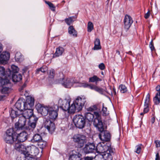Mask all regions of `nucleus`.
I'll use <instances>...</instances> for the list:
<instances>
[{"mask_svg":"<svg viewBox=\"0 0 160 160\" xmlns=\"http://www.w3.org/2000/svg\"><path fill=\"white\" fill-rule=\"evenodd\" d=\"M96 118L94 122V126L97 127L100 132L99 134V137L100 140L104 141H109L111 139L110 133L107 131L104 130L102 121H100V115L99 113L95 112Z\"/></svg>","mask_w":160,"mask_h":160,"instance_id":"obj_1","label":"nucleus"},{"mask_svg":"<svg viewBox=\"0 0 160 160\" xmlns=\"http://www.w3.org/2000/svg\"><path fill=\"white\" fill-rule=\"evenodd\" d=\"M73 140L75 145L78 148H82L86 142V137L82 134H76L74 135Z\"/></svg>","mask_w":160,"mask_h":160,"instance_id":"obj_2","label":"nucleus"},{"mask_svg":"<svg viewBox=\"0 0 160 160\" xmlns=\"http://www.w3.org/2000/svg\"><path fill=\"white\" fill-rule=\"evenodd\" d=\"M7 75L5 74V69L4 67L0 66V83L2 85L5 84V82L6 83L9 82V79L11 78L10 75L11 74V72L8 69L6 71Z\"/></svg>","mask_w":160,"mask_h":160,"instance_id":"obj_3","label":"nucleus"},{"mask_svg":"<svg viewBox=\"0 0 160 160\" xmlns=\"http://www.w3.org/2000/svg\"><path fill=\"white\" fill-rule=\"evenodd\" d=\"M16 134L12 129L10 128L8 130L4 135L3 139L5 142L8 144H12L16 142Z\"/></svg>","mask_w":160,"mask_h":160,"instance_id":"obj_4","label":"nucleus"},{"mask_svg":"<svg viewBox=\"0 0 160 160\" xmlns=\"http://www.w3.org/2000/svg\"><path fill=\"white\" fill-rule=\"evenodd\" d=\"M60 75L61 78L58 79V82L65 88H70L73 84L78 82L76 80L72 78H64L63 75L62 73H60Z\"/></svg>","mask_w":160,"mask_h":160,"instance_id":"obj_5","label":"nucleus"},{"mask_svg":"<svg viewBox=\"0 0 160 160\" xmlns=\"http://www.w3.org/2000/svg\"><path fill=\"white\" fill-rule=\"evenodd\" d=\"M96 149L97 152L103 154L107 151L111 153L113 152L112 149L109 143L105 144L104 143H99L97 145Z\"/></svg>","mask_w":160,"mask_h":160,"instance_id":"obj_6","label":"nucleus"},{"mask_svg":"<svg viewBox=\"0 0 160 160\" xmlns=\"http://www.w3.org/2000/svg\"><path fill=\"white\" fill-rule=\"evenodd\" d=\"M26 119L25 118L20 115L19 117L18 122L15 124V128L16 130H23L28 128L26 126Z\"/></svg>","mask_w":160,"mask_h":160,"instance_id":"obj_7","label":"nucleus"},{"mask_svg":"<svg viewBox=\"0 0 160 160\" xmlns=\"http://www.w3.org/2000/svg\"><path fill=\"white\" fill-rule=\"evenodd\" d=\"M83 117L81 115L75 116L73 119V122L75 126L79 128H83L86 122Z\"/></svg>","mask_w":160,"mask_h":160,"instance_id":"obj_8","label":"nucleus"},{"mask_svg":"<svg viewBox=\"0 0 160 160\" xmlns=\"http://www.w3.org/2000/svg\"><path fill=\"white\" fill-rule=\"evenodd\" d=\"M26 149V154L25 156V158L28 157L29 155L36 156L39 153L38 148L33 145L27 146Z\"/></svg>","mask_w":160,"mask_h":160,"instance_id":"obj_9","label":"nucleus"},{"mask_svg":"<svg viewBox=\"0 0 160 160\" xmlns=\"http://www.w3.org/2000/svg\"><path fill=\"white\" fill-rule=\"evenodd\" d=\"M58 106L57 105L51 106L48 112L49 118L52 119H55L58 117Z\"/></svg>","mask_w":160,"mask_h":160,"instance_id":"obj_10","label":"nucleus"},{"mask_svg":"<svg viewBox=\"0 0 160 160\" xmlns=\"http://www.w3.org/2000/svg\"><path fill=\"white\" fill-rule=\"evenodd\" d=\"M51 106H44L40 103H38L37 105L36 108L39 113L43 116H46L48 114L49 108Z\"/></svg>","mask_w":160,"mask_h":160,"instance_id":"obj_11","label":"nucleus"},{"mask_svg":"<svg viewBox=\"0 0 160 160\" xmlns=\"http://www.w3.org/2000/svg\"><path fill=\"white\" fill-rule=\"evenodd\" d=\"M86 102V100L85 97H78L76 98L74 102L77 107V112L82 110Z\"/></svg>","mask_w":160,"mask_h":160,"instance_id":"obj_12","label":"nucleus"},{"mask_svg":"<svg viewBox=\"0 0 160 160\" xmlns=\"http://www.w3.org/2000/svg\"><path fill=\"white\" fill-rule=\"evenodd\" d=\"M95 112L98 113L100 115V121H102L101 120V115L100 112H94V114H92L90 112H87L84 114V118L86 122L88 123L92 122L93 121V122L96 118V116L95 115Z\"/></svg>","mask_w":160,"mask_h":160,"instance_id":"obj_13","label":"nucleus"},{"mask_svg":"<svg viewBox=\"0 0 160 160\" xmlns=\"http://www.w3.org/2000/svg\"><path fill=\"white\" fill-rule=\"evenodd\" d=\"M14 147L15 150L23 154L25 157L27 150V147L21 144V142H17V141L14 143Z\"/></svg>","mask_w":160,"mask_h":160,"instance_id":"obj_14","label":"nucleus"},{"mask_svg":"<svg viewBox=\"0 0 160 160\" xmlns=\"http://www.w3.org/2000/svg\"><path fill=\"white\" fill-rule=\"evenodd\" d=\"M58 105L60 108L63 111H67L68 108V106L70 103V101L69 100L66 99L63 100L60 98L58 102Z\"/></svg>","mask_w":160,"mask_h":160,"instance_id":"obj_15","label":"nucleus"},{"mask_svg":"<svg viewBox=\"0 0 160 160\" xmlns=\"http://www.w3.org/2000/svg\"><path fill=\"white\" fill-rule=\"evenodd\" d=\"M44 127L51 133L54 131L55 129L54 123L49 120H46L45 121Z\"/></svg>","mask_w":160,"mask_h":160,"instance_id":"obj_16","label":"nucleus"},{"mask_svg":"<svg viewBox=\"0 0 160 160\" xmlns=\"http://www.w3.org/2000/svg\"><path fill=\"white\" fill-rule=\"evenodd\" d=\"M33 110L31 108H28L27 106L26 109L23 111L22 113H21V115L25 118H29L33 115Z\"/></svg>","mask_w":160,"mask_h":160,"instance_id":"obj_17","label":"nucleus"},{"mask_svg":"<svg viewBox=\"0 0 160 160\" xmlns=\"http://www.w3.org/2000/svg\"><path fill=\"white\" fill-rule=\"evenodd\" d=\"M10 54L8 52H3L0 55V63L5 64L9 59Z\"/></svg>","mask_w":160,"mask_h":160,"instance_id":"obj_18","label":"nucleus"},{"mask_svg":"<svg viewBox=\"0 0 160 160\" xmlns=\"http://www.w3.org/2000/svg\"><path fill=\"white\" fill-rule=\"evenodd\" d=\"M95 146L93 143H88L85 145L83 150L86 153H92L95 150Z\"/></svg>","mask_w":160,"mask_h":160,"instance_id":"obj_19","label":"nucleus"},{"mask_svg":"<svg viewBox=\"0 0 160 160\" xmlns=\"http://www.w3.org/2000/svg\"><path fill=\"white\" fill-rule=\"evenodd\" d=\"M133 22L132 19L130 16L128 15L125 16L124 19V27L126 30L129 28Z\"/></svg>","mask_w":160,"mask_h":160,"instance_id":"obj_20","label":"nucleus"},{"mask_svg":"<svg viewBox=\"0 0 160 160\" xmlns=\"http://www.w3.org/2000/svg\"><path fill=\"white\" fill-rule=\"evenodd\" d=\"M28 134L25 132H22L16 135V140L19 142H23L25 141L28 138Z\"/></svg>","mask_w":160,"mask_h":160,"instance_id":"obj_21","label":"nucleus"},{"mask_svg":"<svg viewBox=\"0 0 160 160\" xmlns=\"http://www.w3.org/2000/svg\"><path fill=\"white\" fill-rule=\"evenodd\" d=\"M5 84L2 85L1 83V84L2 86V88L1 89V92L2 94H8L11 91V88L8 86H10L11 84L10 83V81L8 83H6L5 82Z\"/></svg>","mask_w":160,"mask_h":160,"instance_id":"obj_22","label":"nucleus"},{"mask_svg":"<svg viewBox=\"0 0 160 160\" xmlns=\"http://www.w3.org/2000/svg\"><path fill=\"white\" fill-rule=\"evenodd\" d=\"M38 119V118L35 116L30 118L28 123V125L30 127L29 129H34L35 128Z\"/></svg>","mask_w":160,"mask_h":160,"instance_id":"obj_23","label":"nucleus"},{"mask_svg":"<svg viewBox=\"0 0 160 160\" xmlns=\"http://www.w3.org/2000/svg\"><path fill=\"white\" fill-rule=\"evenodd\" d=\"M27 103L25 102L18 101L16 103L15 106L18 109V111H20L25 109L27 107Z\"/></svg>","mask_w":160,"mask_h":160,"instance_id":"obj_24","label":"nucleus"},{"mask_svg":"<svg viewBox=\"0 0 160 160\" xmlns=\"http://www.w3.org/2000/svg\"><path fill=\"white\" fill-rule=\"evenodd\" d=\"M156 90L158 92L153 98V101L156 104H158L160 103V85L156 87Z\"/></svg>","mask_w":160,"mask_h":160,"instance_id":"obj_25","label":"nucleus"},{"mask_svg":"<svg viewBox=\"0 0 160 160\" xmlns=\"http://www.w3.org/2000/svg\"><path fill=\"white\" fill-rule=\"evenodd\" d=\"M150 100V95L148 93L147 95L146 99L144 102V108L143 110L144 113H147L149 111L148 108V104Z\"/></svg>","mask_w":160,"mask_h":160,"instance_id":"obj_26","label":"nucleus"},{"mask_svg":"<svg viewBox=\"0 0 160 160\" xmlns=\"http://www.w3.org/2000/svg\"><path fill=\"white\" fill-rule=\"evenodd\" d=\"M21 111H15L11 109L10 111V115L12 119L15 117H19L21 115Z\"/></svg>","mask_w":160,"mask_h":160,"instance_id":"obj_27","label":"nucleus"},{"mask_svg":"<svg viewBox=\"0 0 160 160\" xmlns=\"http://www.w3.org/2000/svg\"><path fill=\"white\" fill-rule=\"evenodd\" d=\"M12 80L13 82L20 81L22 79V76L21 74H16V73L12 74Z\"/></svg>","mask_w":160,"mask_h":160,"instance_id":"obj_28","label":"nucleus"},{"mask_svg":"<svg viewBox=\"0 0 160 160\" xmlns=\"http://www.w3.org/2000/svg\"><path fill=\"white\" fill-rule=\"evenodd\" d=\"M113 153V152L111 153L107 151L103 153L104 160H112V154Z\"/></svg>","mask_w":160,"mask_h":160,"instance_id":"obj_29","label":"nucleus"},{"mask_svg":"<svg viewBox=\"0 0 160 160\" xmlns=\"http://www.w3.org/2000/svg\"><path fill=\"white\" fill-rule=\"evenodd\" d=\"M34 99L32 97H29L27 100V102H25L27 103V106H28V108H32L34 104Z\"/></svg>","mask_w":160,"mask_h":160,"instance_id":"obj_30","label":"nucleus"},{"mask_svg":"<svg viewBox=\"0 0 160 160\" xmlns=\"http://www.w3.org/2000/svg\"><path fill=\"white\" fill-rule=\"evenodd\" d=\"M68 107V109L67 111L69 113H74L76 111H77V107L74 102L71 105H70V103Z\"/></svg>","mask_w":160,"mask_h":160,"instance_id":"obj_31","label":"nucleus"},{"mask_svg":"<svg viewBox=\"0 0 160 160\" xmlns=\"http://www.w3.org/2000/svg\"><path fill=\"white\" fill-rule=\"evenodd\" d=\"M64 51V48L61 47H59L56 49V51L53 55V57H58L61 55Z\"/></svg>","mask_w":160,"mask_h":160,"instance_id":"obj_32","label":"nucleus"},{"mask_svg":"<svg viewBox=\"0 0 160 160\" xmlns=\"http://www.w3.org/2000/svg\"><path fill=\"white\" fill-rule=\"evenodd\" d=\"M82 155L78 153L76 154H73L71 155L69 160H82Z\"/></svg>","mask_w":160,"mask_h":160,"instance_id":"obj_33","label":"nucleus"},{"mask_svg":"<svg viewBox=\"0 0 160 160\" xmlns=\"http://www.w3.org/2000/svg\"><path fill=\"white\" fill-rule=\"evenodd\" d=\"M15 59L17 62H22L24 58L23 56L20 52H17L15 55Z\"/></svg>","mask_w":160,"mask_h":160,"instance_id":"obj_34","label":"nucleus"},{"mask_svg":"<svg viewBox=\"0 0 160 160\" xmlns=\"http://www.w3.org/2000/svg\"><path fill=\"white\" fill-rule=\"evenodd\" d=\"M42 139L41 135L39 134H37L33 136L31 141L33 142L38 143Z\"/></svg>","mask_w":160,"mask_h":160,"instance_id":"obj_35","label":"nucleus"},{"mask_svg":"<svg viewBox=\"0 0 160 160\" xmlns=\"http://www.w3.org/2000/svg\"><path fill=\"white\" fill-rule=\"evenodd\" d=\"M101 48L100 40L98 38H96L94 42V50H98Z\"/></svg>","mask_w":160,"mask_h":160,"instance_id":"obj_36","label":"nucleus"},{"mask_svg":"<svg viewBox=\"0 0 160 160\" xmlns=\"http://www.w3.org/2000/svg\"><path fill=\"white\" fill-rule=\"evenodd\" d=\"M68 32L70 35L77 37V33L72 26H70L68 28Z\"/></svg>","mask_w":160,"mask_h":160,"instance_id":"obj_37","label":"nucleus"},{"mask_svg":"<svg viewBox=\"0 0 160 160\" xmlns=\"http://www.w3.org/2000/svg\"><path fill=\"white\" fill-rule=\"evenodd\" d=\"M101 80H102L100 78L98 77L96 75H94L89 78V82H95L97 83V82L101 81Z\"/></svg>","mask_w":160,"mask_h":160,"instance_id":"obj_38","label":"nucleus"},{"mask_svg":"<svg viewBox=\"0 0 160 160\" xmlns=\"http://www.w3.org/2000/svg\"><path fill=\"white\" fill-rule=\"evenodd\" d=\"M74 18H75L74 17H70L68 18L65 19L64 20L68 25H70L74 22L73 19Z\"/></svg>","mask_w":160,"mask_h":160,"instance_id":"obj_39","label":"nucleus"},{"mask_svg":"<svg viewBox=\"0 0 160 160\" xmlns=\"http://www.w3.org/2000/svg\"><path fill=\"white\" fill-rule=\"evenodd\" d=\"M38 146L40 148H43L45 147L46 145V142L43 140L42 139L40 140L38 143Z\"/></svg>","mask_w":160,"mask_h":160,"instance_id":"obj_40","label":"nucleus"},{"mask_svg":"<svg viewBox=\"0 0 160 160\" xmlns=\"http://www.w3.org/2000/svg\"><path fill=\"white\" fill-rule=\"evenodd\" d=\"M11 69H12V72L10 70V71L11 72V74L10 75V76L12 74V72H13V73H17L19 71V68H18L17 66L14 65H12L11 66Z\"/></svg>","mask_w":160,"mask_h":160,"instance_id":"obj_41","label":"nucleus"},{"mask_svg":"<svg viewBox=\"0 0 160 160\" xmlns=\"http://www.w3.org/2000/svg\"><path fill=\"white\" fill-rule=\"evenodd\" d=\"M48 70V68L46 66H43L41 68L38 69L37 70L36 73H38L40 71L42 72H45Z\"/></svg>","mask_w":160,"mask_h":160,"instance_id":"obj_42","label":"nucleus"},{"mask_svg":"<svg viewBox=\"0 0 160 160\" xmlns=\"http://www.w3.org/2000/svg\"><path fill=\"white\" fill-rule=\"evenodd\" d=\"M93 29V25L91 22H89L88 24V31L91 32Z\"/></svg>","mask_w":160,"mask_h":160,"instance_id":"obj_43","label":"nucleus"},{"mask_svg":"<svg viewBox=\"0 0 160 160\" xmlns=\"http://www.w3.org/2000/svg\"><path fill=\"white\" fill-rule=\"evenodd\" d=\"M119 89L121 92L122 93L126 92L127 91V89L126 87L123 85H121L119 86Z\"/></svg>","mask_w":160,"mask_h":160,"instance_id":"obj_44","label":"nucleus"},{"mask_svg":"<svg viewBox=\"0 0 160 160\" xmlns=\"http://www.w3.org/2000/svg\"><path fill=\"white\" fill-rule=\"evenodd\" d=\"M95 160H104L102 154H98L96 155L94 158Z\"/></svg>","mask_w":160,"mask_h":160,"instance_id":"obj_45","label":"nucleus"},{"mask_svg":"<svg viewBox=\"0 0 160 160\" xmlns=\"http://www.w3.org/2000/svg\"><path fill=\"white\" fill-rule=\"evenodd\" d=\"M46 3L49 6L50 9L53 11L55 10V7L52 3L48 1H46Z\"/></svg>","mask_w":160,"mask_h":160,"instance_id":"obj_46","label":"nucleus"},{"mask_svg":"<svg viewBox=\"0 0 160 160\" xmlns=\"http://www.w3.org/2000/svg\"><path fill=\"white\" fill-rule=\"evenodd\" d=\"M97 109V107L96 105H94L91 106L87 109V110L88 111L92 112L94 110H96Z\"/></svg>","mask_w":160,"mask_h":160,"instance_id":"obj_47","label":"nucleus"},{"mask_svg":"<svg viewBox=\"0 0 160 160\" xmlns=\"http://www.w3.org/2000/svg\"><path fill=\"white\" fill-rule=\"evenodd\" d=\"M55 75L54 71L53 69H51L49 72V77L51 78H53Z\"/></svg>","mask_w":160,"mask_h":160,"instance_id":"obj_48","label":"nucleus"},{"mask_svg":"<svg viewBox=\"0 0 160 160\" xmlns=\"http://www.w3.org/2000/svg\"><path fill=\"white\" fill-rule=\"evenodd\" d=\"M142 146V144H139L136 146L137 149L136 151H135V152L139 154L140 152L141 149V147Z\"/></svg>","mask_w":160,"mask_h":160,"instance_id":"obj_49","label":"nucleus"},{"mask_svg":"<svg viewBox=\"0 0 160 160\" xmlns=\"http://www.w3.org/2000/svg\"><path fill=\"white\" fill-rule=\"evenodd\" d=\"M94 90L99 93H102V89L96 86Z\"/></svg>","mask_w":160,"mask_h":160,"instance_id":"obj_50","label":"nucleus"},{"mask_svg":"<svg viewBox=\"0 0 160 160\" xmlns=\"http://www.w3.org/2000/svg\"><path fill=\"white\" fill-rule=\"evenodd\" d=\"M149 46L152 51H153L154 50V48L153 46L152 40L151 41L150 43L149 44Z\"/></svg>","mask_w":160,"mask_h":160,"instance_id":"obj_51","label":"nucleus"},{"mask_svg":"<svg viewBox=\"0 0 160 160\" xmlns=\"http://www.w3.org/2000/svg\"><path fill=\"white\" fill-rule=\"evenodd\" d=\"M98 67L101 70H103L105 68V65L103 63H101L99 65Z\"/></svg>","mask_w":160,"mask_h":160,"instance_id":"obj_52","label":"nucleus"},{"mask_svg":"<svg viewBox=\"0 0 160 160\" xmlns=\"http://www.w3.org/2000/svg\"><path fill=\"white\" fill-rule=\"evenodd\" d=\"M93 157H85L84 158V160H93Z\"/></svg>","mask_w":160,"mask_h":160,"instance_id":"obj_53","label":"nucleus"},{"mask_svg":"<svg viewBox=\"0 0 160 160\" xmlns=\"http://www.w3.org/2000/svg\"><path fill=\"white\" fill-rule=\"evenodd\" d=\"M102 111L103 112V114H105V115H106L108 113H107V108H104L103 107L102 109Z\"/></svg>","mask_w":160,"mask_h":160,"instance_id":"obj_54","label":"nucleus"},{"mask_svg":"<svg viewBox=\"0 0 160 160\" xmlns=\"http://www.w3.org/2000/svg\"><path fill=\"white\" fill-rule=\"evenodd\" d=\"M150 15V11H148V12L145 14L144 15V17L146 19L148 18Z\"/></svg>","mask_w":160,"mask_h":160,"instance_id":"obj_55","label":"nucleus"},{"mask_svg":"<svg viewBox=\"0 0 160 160\" xmlns=\"http://www.w3.org/2000/svg\"><path fill=\"white\" fill-rule=\"evenodd\" d=\"M11 149L9 147L6 148L5 149V152L7 154H9L10 152Z\"/></svg>","mask_w":160,"mask_h":160,"instance_id":"obj_56","label":"nucleus"},{"mask_svg":"<svg viewBox=\"0 0 160 160\" xmlns=\"http://www.w3.org/2000/svg\"><path fill=\"white\" fill-rule=\"evenodd\" d=\"M155 143L156 144V146L157 148L160 147L159 143V141L157 140L155 141Z\"/></svg>","mask_w":160,"mask_h":160,"instance_id":"obj_57","label":"nucleus"},{"mask_svg":"<svg viewBox=\"0 0 160 160\" xmlns=\"http://www.w3.org/2000/svg\"><path fill=\"white\" fill-rule=\"evenodd\" d=\"M89 88L92 90H95V88L96 87V86L95 85H89Z\"/></svg>","mask_w":160,"mask_h":160,"instance_id":"obj_58","label":"nucleus"},{"mask_svg":"<svg viewBox=\"0 0 160 160\" xmlns=\"http://www.w3.org/2000/svg\"><path fill=\"white\" fill-rule=\"evenodd\" d=\"M89 85H88L87 83H82V86L84 88H86V87H89Z\"/></svg>","mask_w":160,"mask_h":160,"instance_id":"obj_59","label":"nucleus"},{"mask_svg":"<svg viewBox=\"0 0 160 160\" xmlns=\"http://www.w3.org/2000/svg\"><path fill=\"white\" fill-rule=\"evenodd\" d=\"M6 96L5 95H1L0 96V100H3Z\"/></svg>","mask_w":160,"mask_h":160,"instance_id":"obj_60","label":"nucleus"},{"mask_svg":"<svg viewBox=\"0 0 160 160\" xmlns=\"http://www.w3.org/2000/svg\"><path fill=\"white\" fill-rule=\"evenodd\" d=\"M156 160H160V158H159V154L158 153H157L156 155Z\"/></svg>","mask_w":160,"mask_h":160,"instance_id":"obj_61","label":"nucleus"},{"mask_svg":"<svg viewBox=\"0 0 160 160\" xmlns=\"http://www.w3.org/2000/svg\"><path fill=\"white\" fill-rule=\"evenodd\" d=\"M3 48L2 44L0 42V53L2 51Z\"/></svg>","mask_w":160,"mask_h":160,"instance_id":"obj_62","label":"nucleus"},{"mask_svg":"<svg viewBox=\"0 0 160 160\" xmlns=\"http://www.w3.org/2000/svg\"><path fill=\"white\" fill-rule=\"evenodd\" d=\"M26 86V84H24L23 85L21 88V89L20 90H19L20 91L22 90Z\"/></svg>","mask_w":160,"mask_h":160,"instance_id":"obj_63","label":"nucleus"},{"mask_svg":"<svg viewBox=\"0 0 160 160\" xmlns=\"http://www.w3.org/2000/svg\"><path fill=\"white\" fill-rule=\"evenodd\" d=\"M126 53L129 54L131 55H132V52L131 51H129L128 52H126Z\"/></svg>","mask_w":160,"mask_h":160,"instance_id":"obj_64","label":"nucleus"}]
</instances>
